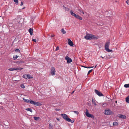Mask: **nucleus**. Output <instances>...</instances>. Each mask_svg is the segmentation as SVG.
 I'll return each instance as SVG.
<instances>
[{"mask_svg":"<svg viewBox=\"0 0 129 129\" xmlns=\"http://www.w3.org/2000/svg\"><path fill=\"white\" fill-rule=\"evenodd\" d=\"M84 38L87 40H90L92 39L97 38L95 36L91 34H87L84 36Z\"/></svg>","mask_w":129,"mask_h":129,"instance_id":"f257e3e1","label":"nucleus"},{"mask_svg":"<svg viewBox=\"0 0 129 129\" xmlns=\"http://www.w3.org/2000/svg\"><path fill=\"white\" fill-rule=\"evenodd\" d=\"M110 43V41H109L106 43L105 45V50L109 52H112V50L109 49Z\"/></svg>","mask_w":129,"mask_h":129,"instance_id":"f03ea898","label":"nucleus"},{"mask_svg":"<svg viewBox=\"0 0 129 129\" xmlns=\"http://www.w3.org/2000/svg\"><path fill=\"white\" fill-rule=\"evenodd\" d=\"M62 117L64 119L68 122H71V123H73L74 121H72L68 117V116L65 114H62L61 115Z\"/></svg>","mask_w":129,"mask_h":129,"instance_id":"7ed1b4c3","label":"nucleus"},{"mask_svg":"<svg viewBox=\"0 0 129 129\" xmlns=\"http://www.w3.org/2000/svg\"><path fill=\"white\" fill-rule=\"evenodd\" d=\"M70 13L72 15L74 16L76 18L80 20H81L82 19V17H80V16L76 14L75 13H73L72 10H71L70 11Z\"/></svg>","mask_w":129,"mask_h":129,"instance_id":"20e7f679","label":"nucleus"},{"mask_svg":"<svg viewBox=\"0 0 129 129\" xmlns=\"http://www.w3.org/2000/svg\"><path fill=\"white\" fill-rule=\"evenodd\" d=\"M85 113L86 116L88 117L91 118L93 119L94 118V117L93 115L90 114L89 113L87 109L86 110Z\"/></svg>","mask_w":129,"mask_h":129,"instance_id":"39448f33","label":"nucleus"},{"mask_svg":"<svg viewBox=\"0 0 129 129\" xmlns=\"http://www.w3.org/2000/svg\"><path fill=\"white\" fill-rule=\"evenodd\" d=\"M104 113L106 115H109L111 114L112 113V111L109 109L105 110Z\"/></svg>","mask_w":129,"mask_h":129,"instance_id":"423d86ee","label":"nucleus"},{"mask_svg":"<svg viewBox=\"0 0 129 129\" xmlns=\"http://www.w3.org/2000/svg\"><path fill=\"white\" fill-rule=\"evenodd\" d=\"M55 70L54 67H52L51 69V72L52 76L54 75L55 72Z\"/></svg>","mask_w":129,"mask_h":129,"instance_id":"0eeeda50","label":"nucleus"},{"mask_svg":"<svg viewBox=\"0 0 129 129\" xmlns=\"http://www.w3.org/2000/svg\"><path fill=\"white\" fill-rule=\"evenodd\" d=\"M65 59L66 60L68 63H69L72 62V59L68 56L66 57Z\"/></svg>","mask_w":129,"mask_h":129,"instance_id":"6e6552de","label":"nucleus"},{"mask_svg":"<svg viewBox=\"0 0 129 129\" xmlns=\"http://www.w3.org/2000/svg\"><path fill=\"white\" fill-rule=\"evenodd\" d=\"M94 91L95 93L98 95L100 96H103V94L97 90L95 89Z\"/></svg>","mask_w":129,"mask_h":129,"instance_id":"1a4fd4ad","label":"nucleus"},{"mask_svg":"<svg viewBox=\"0 0 129 129\" xmlns=\"http://www.w3.org/2000/svg\"><path fill=\"white\" fill-rule=\"evenodd\" d=\"M68 44L70 46H72L73 45V44L72 42L70 39H68Z\"/></svg>","mask_w":129,"mask_h":129,"instance_id":"9d476101","label":"nucleus"},{"mask_svg":"<svg viewBox=\"0 0 129 129\" xmlns=\"http://www.w3.org/2000/svg\"><path fill=\"white\" fill-rule=\"evenodd\" d=\"M118 117L122 119H125L126 118V116L124 115L121 114H120L118 115Z\"/></svg>","mask_w":129,"mask_h":129,"instance_id":"9b49d317","label":"nucleus"},{"mask_svg":"<svg viewBox=\"0 0 129 129\" xmlns=\"http://www.w3.org/2000/svg\"><path fill=\"white\" fill-rule=\"evenodd\" d=\"M92 103L95 106L97 105L96 103H98V102L96 101L95 100V99H94L93 98H92Z\"/></svg>","mask_w":129,"mask_h":129,"instance_id":"f8f14e48","label":"nucleus"},{"mask_svg":"<svg viewBox=\"0 0 129 129\" xmlns=\"http://www.w3.org/2000/svg\"><path fill=\"white\" fill-rule=\"evenodd\" d=\"M80 12V14L81 13L82 14H84V12L83 11L82 9L81 8H79L77 10Z\"/></svg>","mask_w":129,"mask_h":129,"instance_id":"ddd939ff","label":"nucleus"},{"mask_svg":"<svg viewBox=\"0 0 129 129\" xmlns=\"http://www.w3.org/2000/svg\"><path fill=\"white\" fill-rule=\"evenodd\" d=\"M23 69V68H14V71L21 70Z\"/></svg>","mask_w":129,"mask_h":129,"instance_id":"4468645a","label":"nucleus"},{"mask_svg":"<svg viewBox=\"0 0 129 129\" xmlns=\"http://www.w3.org/2000/svg\"><path fill=\"white\" fill-rule=\"evenodd\" d=\"M42 104L39 102H35L34 105L37 106H40L42 105Z\"/></svg>","mask_w":129,"mask_h":129,"instance_id":"2eb2a0df","label":"nucleus"},{"mask_svg":"<svg viewBox=\"0 0 129 129\" xmlns=\"http://www.w3.org/2000/svg\"><path fill=\"white\" fill-rule=\"evenodd\" d=\"M33 29L31 28H30L29 30V32L30 34L31 35H33Z\"/></svg>","mask_w":129,"mask_h":129,"instance_id":"dca6fc26","label":"nucleus"},{"mask_svg":"<svg viewBox=\"0 0 129 129\" xmlns=\"http://www.w3.org/2000/svg\"><path fill=\"white\" fill-rule=\"evenodd\" d=\"M23 100H24V102L27 103H30V100H27L25 99L24 98H23Z\"/></svg>","mask_w":129,"mask_h":129,"instance_id":"f3484780","label":"nucleus"},{"mask_svg":"<svg viewBox=\"0 0 129 129\" xmlns=\"http://www.w3.org/2000/svg\"><path fill=\"white\" fill-rule=\"evenodd\" d=\"M125 101L127 103H129V95L126 98Z\"/></svg>","mask_w":129,"mask_h":129,"instance_id":"a211bd4d","label":"nucleus"},{"mask_svg":"<svg viewBox=\"0 0 129 129\" xmlns=\"http://www.w3.org/2000/svg\"><path fill=\"white\" fill-rule=\"evenodd\" d=\"M61 33L63 34H64L66 33V31L64 30L63 28L61 29Z\"/></svg>","mask_w":129,"mask_h":129,"instance_id":"6ab92c4d","label":"nucleus"},{"mask_svg":"<svg viewBox=\"0 0 129 129\" xmlns=\"http://www.w3.org/2000/svg\"><path fill=\"white\" fill-rule=\"evenodd\" d=\"M25 110H27L28 111L30 112H31L32 113L33 112V110L30 108H27L25 109Z\"/></svg>","mask_w":129,"mask_h":129,"instance_id":"aec40b11","label":"nucleus"},{"mask_svg":"<svg viewBox=\"0 0 129 129\" xmlns=\"http://www.w3.org/2000/svg\"><path fill=\"white\" fill-rule=\"evenodd\" d=\"M23 78L25 79L28 78V74H24L23 75Z\"/></svg>","mask_w":129,"mask_h":129,"instance_id":"412c9836","label":"nucleus"},{"mask_svg":"<svg viewBox=\"0 0 129 129\" xmlns=\"http://www.w3.org/2000/svg\"><path fill=\"white\" fill-rule=\"evenodd\" d=\"M24 61H18L17 62V63L18 64H20L23 63H24Z\"/></svg>","mask_w":129,"mask_h":129,"instance_id":"4be33fe9","label":"nucleus"},{"mask_svg":"<svg viewBox=\"0 0 129 129\" xmlns=\"http://www.w3.org/2000/svg\"><path fill=\"white\" fill-rule=\"evenodd\" d=\"M124 86L126 88L129 87V84L124 85Z\"/></svg>","mask_w":129,"mask_h":129,"instance_id":"5701e85b","label":"nucleus"},{"mask_svg":"<svg viewBox=\"0 0 129 129\" xmlns=\"http://www.w3.org/2000/svg\"><path fill=\"white\" fill-rule=\"evenodd\" d=\"M35 102L31 100H30V103L31 104L34 105Z\"/></svg>","mask_w":129,"mask_h":129,"instance_id":"b1692460","label":"nucleus"},{"mask_svg":"<svg viewBox=\"0 0 129 129\" xmlns=\"http://www.w3.org/2000/svg\"><path fill=\"white\" fill-rule=\"evenodd\" d=\"M34 118L35 120H38L40 118L39 117H37L35 116L34 117Z\"/></svg>","mask_w":129,"mask_h":129,"instance_id":"393cba45","label":"nucleus"},{"mask_svg":"<svg viewBox=\"0 0 129 129\" xmlns=\"http://www.w3.org/2000/svg\"><path fill=\"white\" fill-rule=\"evenodd\" d=\"M28 78L31 79V78H32L33 77V76H32L28 74Z\"/></svg>","mask_w":129,"mask_h":129,"instance_id":"a878e982","label":"nucleus"},{"mask_svg":"<svg viewBox=\"0 0 129 129\" xmlns=\"http://www.w3.org/2000/svg\"><path fill=\"white\" fill-rule=\"evenodd\" d=\"M113 124L114 125H118V123L117 122H113Z\"/></svg>","mask_w":129,"mask_h":129,"instance_id":"bb28decb","label":"nucleus"},{"mask_svg":"<svg viewBox=\"0 0 129 129\" xmlns=\"http://www.w3.org/2000/svg\"><path fill=\"white\" fill-rule=\"evenodd\" d=\"M49 129H53V126L51 125L50 124H49Z\"/></svg>","mask_w":129,"mask_h":129,"instance_id":"cd10ccee","label":"nucleus"},{"mask_svg":"<svg viewBox=\"0 0 129 129\" xmlns=\"http://www.w3.org/2000/svg\"><path fill=\"white\" fill-rule=\"evenodd\" d=\"M14 1L16 5H18V0H14Z\"/></svg>","mask_w":129,"mask_h":129,"instance_id":"c85d7f7f","label":"nucleus"},{"mask_svg":"<svg viewBox=\"0 0 129 129\" xmlns=\"http://www.w3.org/2000/svg\"><path fill=\"white\" fill-rule=\"evenodd\" d=\"M18 57V56L17 55H15L13 56V59L14 60H16Z\"/></svg>","mask_w":129,"mask_h":129,"instance_id":"c756f323","label":"nucleus"},{"mask_svg":"<svg viewBox=\"0 0 129 129\" xmlns=\"http://www.w3.org/2000/svg\"><path fill=\"white\" fill-rule=\"evenodd\" d=\"M82 67H83L84 68H93V67H85L84 66H82Z\"/></svg>","mask_w":129,"mask_h":129,"instance_id":"7c9ffc66","label":"nucleus"},{"mask_svg":"<svg viewBox=\"0 0 129 129\" xmlns=\"http://www.w3.org/2000/svg\"><path fill=\"white\" fill-rule=\"evenodd\" d=\"M8 70L10 71H14V68H10L8 69Z\"/></svg>","mask_w":129,"mask_h":129,"instance_id":"2f4dec72","label":"nucleus"},{"mask_svg":"<svg viewBox=\"0 0 129 129\" xmlns=\"http://www.w3.org/2000/svg\"><path fill=\"white\" fill-rule=\"evenodd\" d=\"M20 86L23 88H24L25 87L24 85L23 84H21L20 85Z\"/></svg>","mask_w":129,"mask_h":129,"instance_id":"473e14b6","label":"nucleus"},{"mask_svg":"<svg viewBox=\"0 0 129 129\" xmlns=\"http://www.w3.org/2000/svg\"><path fill=\"white\" fill-rule=\"evenodd\" d=\"M59 47L58 46H57L56 47V49L55 50V51H57L58 50H59Z\"/></svg>","mask_w":129,"mask_h":129,"instance_id":"72a5a7b5","label":"nucleus"},{"mask_svg":"<svg viewBox=\"0 0 129 129\" xmlns=\"http://www.w3.org/2000/svg\"><path fill=\"white\" fill-rule=\"evenodd\" d=\"M92 70L91 69L88 71V72L87 74H89L91 72H92Z\"/></svg>","mask_w":129,"mask_h":129,"instance_id":"f704fd0d","label":"nucleus"},{"mask_svg":"<svg viewBox=\"0 0 129 129\" xmlns=\"http://www.w3.org/2000/svg\"><path fill=\"white\" fill-rule=\"evenodd\" d=\"M107 105V104L106 103H103L102 105V106H106Z\"/></svg>","mask_w":129,"mask_h":129,"instance_id":"c9c22d12","label":"nucleus"},{"mask_svg":"<svg viewBox=\"0 0 129 129\" xmlns=\"http://www.w3.org/2000/svg\"><path fill=\"white\" fill-rule=\"evenodd\" d=\"M15 51L16 52H20V50L19 49H16L15 50Z\"/></svg>","mask_w":129,"mask_h":129,"instance_id":"e433bc0d","label":"nucleus"},{"mask_svg":"<svg viewBox=\"0 0 129 129\" xmlns=\"http://www.w3.org/2000/svg\"><path fill=\"white\" fill-rule=\"evenodd\" d=\"M74 112L75 113H76L77 114H79V112L77 111H74Z\"/></svg>","mask_w":129,"mask_h":129,"instance_id":"4c0bfd02","label":"nucleus"},{"mask_svg":"<svg viewBox=\"0 0 129 129\" xmlns=\"http://www.w3.org/2000/svg\"><path fill=\"white\" fill-rule=\"evenodd\" d=\"M126 3L129 6V0H127L126 1Z\"/></svg>","mask_w":129,"mask_h":129,"instance_id":"58836bf2","label":"nucleus"},{"mask_svg":"<svg viewBox=\"0 0 129 129\" xmlns=\"http://www.w3.org/2000/svg\"><path fill=\"white\" fill-rule=\"evenodd\" d=\"M32 41H34V42H36L37 41L36 39H33L32 40Z\"/></svg>","mask_w":129,"mask_h":129,"instance_id":"ea45409f","label":"nucleus"},{"mask_svg":"<svg viewBox=\"0 0 129 129\" xmlns=\"http://www.w3.org/2000/svg\"><path fill=\"white\" fill-rule=\"evenodd\" d=\"M23 3L22 2H21V3L20 6H22L23 5Z\"/></svg>","mask_w":129,"mask_h":129,"instance_id":"a19ab883","label":"nucleus"},{"mask_svg":"<svg viewBox=\"0 0 129 129\" xmlns=\"http://www.w3.org/2000/svg\"><path fill=\"white\" fill-rule=\"evenodd\" d=\"M56 119L58 121H59L60 120L58 118H57Z\"/></svg>","mask_w":129,"mask_h":129,"instance_id":"79ce46f5","label":"nucleus"},{"mask_svg":"<svg viewBox=\"0 0 129 129\" xmlns=\"http://www.w3.org/2000/svg\"><path fill=\"white\" fill-rule=\"evenodd\" d=\"M55 36L54 35H51V37H54Z\"/></svg>","mask_w":129,"mask_h":129,"instance_id":"37998d69","label":"nucleus"},{"mask_svg":"<svg viewBox=\"0 0 129 129\" xmlns=\"http://www.w3.org/2000/svg\"><path fill=\"white\" fill-rule=\"evenodd\" d=\"M74 92V91H73L71 93L72 94Z\"/></svg>","mask_w":129,"mask_h":129,"instance_id":"c03bdc74","label":"nucleus"},{"mask_svg":"<svg viewBox=\"0 0 129 129\" xmlns=\"http://www.w3.org/2000/svg\"><path fill=\"white\" fill-rule=\"evenodd\" d=\"M25 8V7H24L22 9V10L23 9Z\"/></svg>","mask_w":129,"mask_h":129,"instance_id":"a18cd8bd","label":"nucleus"},{"mask_svg":"<svg viewBox=\"0 0 129 129\" xmlns=\"http://www.w3.org/2000/svg\"><path fill=\"white\" fill-rule=\"evenodd\" d=\"M101 57L102 58H104V57H102V56H101Z\"/></svg>","mask_w":129,"mask_h":129,"instance_id":"49530a36","label":"nucleus"},{"mask_svg":"<svg viewBox=\"0 0 129 129\" xmlns=\"http://www.w3.org/2000/svg\"><path fill=\"white\" fill-rule=\"evenodd\" d=\"M56 111H59V110L58 109H56Z\"/></svg>","mask_w":129,"mask_h":129,"instance_id":"de8ad7c7","label":"nucleus"},{"mask_svg":"<svg viewBox=\"0 0 129 129\" xmlns=\"http://www.w3.org/2000/svg\"><path fill=\"white\" fill-rule=\"evenodd\" d=\"M97 66V65H96L95 66V67H94V68H95Z\"/></svg>","mask_w":129,"mask_h":129,"instance_id":"09e8293b","label":"nucleus"}]
</instances>
